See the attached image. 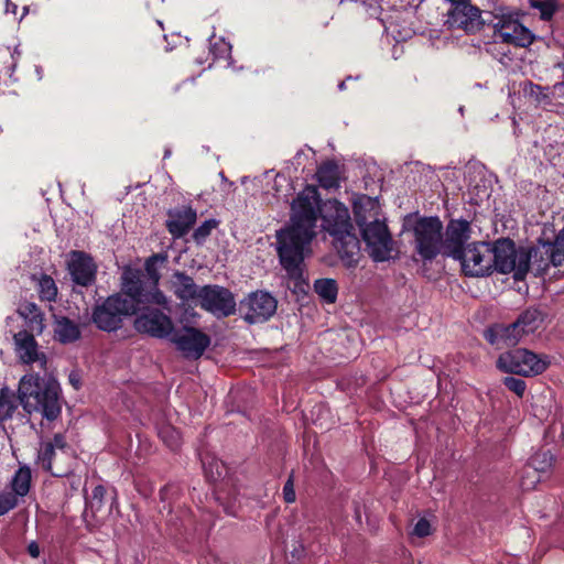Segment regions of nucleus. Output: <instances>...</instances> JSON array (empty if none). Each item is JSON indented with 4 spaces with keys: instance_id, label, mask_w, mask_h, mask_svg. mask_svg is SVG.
Listing matches in <instances>:
<instances>
[{
    "instance_id": "f257e3e1",
    "label": "nucleus",
    "mask_w": 564,
    "mask_h": 564,
    "mask_svg": "<svg viewBox=\"0 0 564 564\" xmlns=\"http://www.w3.org/2000/svg\"><path fill=\"white\" fill-rule=\"evenodd\" d=\"M318 216L323 229L333 237L334 247L344 264L352 268L358 262L359 240L354 234L348 208L336 199L321 204L317 188L306 186L292 202L290 224L275 235L280 263L294 288L302 289L304 284L303 262L312 251Z\"/></svg>"
},
{
    "instance_id": "f03ea898",
    "label": "nucleus",
    "mask_w": 564,
    "mask_h": 564,
    "mask_svg": "<svg viewBox=\"0 0 564 564\" xmlns=\"http://www.w3.org/2000/svg\"><path fill=\"white\" fill-rule=\"evenodd\" d=\"M18 392L20 403L26 412L40 413L48 421L61 414V387L53 377L26 373L20 379Z\"/></svg>"
},
{
    "instance_id": "7ed1b4c3",
    "label": "nucleus",
    "mask_w": 564,
    "mask_h": 564,
    "mask_svg": "<svg viewBox=\"0 0 564 564\" xmlns=\"http://www.w3.org/2000/svg\"><path fill=\"white\" fill-rule=\"evenodd\" d=\"M137 273L128 271L121 275V293L107 297L100 305H97L93 313V321L98 328L111 332L120 327L122 318L135 314L142 304L141 293L137 290ZM149 297H143L148 300Z\"/></svg>"
},
{
    "instance_id": "20e7f679",
    "label": "nucleus",
    "mask_w": 564,
    "mask_h": 564,
    "mask_svg": "<svg viewBox=\"0 0 564 564\" xmlns=\"http://www.w3.org/2000/svg\"><path fill=\"white\" fill-rule=\"evenodd\" d=\"M494 269L500 273H513L516 280H522L534 259L533 248H517L510 239H499L491 245Z\"/></svg>"
},
{
    "instance_id": "39448f33",
    "label": "nucleus",
    "mask_w": 564,
    "mask_h": 564,
    "mask_svg": "<svg viewBox=\"0 0 564 564\" xmlns=\"http://www.w3.org/2000/svg\"><path fill=\"white\" fill-rule=\"evenodd\" d=\"M167 256L163 253H156L151 256L144 264V272L139 269L127 267L123 269L122 274L124 275L128 271L137 273V282L134 286L140 297H149L148 300H140L143 304H158L163 307H167L169 301L166 296L159 290L158 284L161 278L160 269L166 262Z\"/></svg>"
},
{
    "instance_id": "423d86ee",
    "label": "nucleus",
    "mask_w": 564,
    "mask_h": 564,
    "mask_svg": "<svg viewBox=\"0 0 564 564\" xmlns=\"http://www.w3.org/2000/svg\"><path fill=\"white\" fill-rule=\"evenodd\" d=\"M413 243L417 254L424 261H432L443 247V224L438 217H422L412 226Z\"/></svg>"
},
{
    "instance_id": "0eeeda50",
    "label": "nucleus",
    "mask_w": 564,
    "mask_h": 564,
    "mask_svg": "<svg viewBox=\"0 0 564 564\" xmlns=\"http://www.w3.org/2000/svg\"><path fill=\"white\" fill-rule=\"evenodd\" d=\"M547 366L546 358L521 348L505 352L497 360V367L503 372L524 377L540 375Z\"/></svg>"
},
{
    "instance_id": "6e6552de",
    "label": "nucleus",
    "mask_w": 564,
    "mask_h": 564,
    "mask_svg": "<svg viewBox=\"0 0 564 564\" xmlns=\"http://www.w3.org/2000/svg\"><path fill=\"white\" fill-rule=\"evenodd\" d=\"M491 243L474 241L466 246L465 250L456 257L462 272L467 276H485L494 270Z\"/></svg>"
},
{
    "instance_id": "1a4fd4ad",
    "label": "nucleus",
    "mask_w": 564,
    "mask_h": 564,
    "mask_svg": "<svg viewBox=\"0 0 564 564\" xmlns=\"http://www.w3.org/2000/svg\"><path fill=\"white\" fill-rule=\"evenodd\" d=\"M358 227L370 257L375 261L388 260L392 251V238L384 218L381 217Z\"/></svg>"
},
{
    "instance_id": "9d476101",
    "label": "nucleus",
    "mask_w": 564,
    "mask_h": 564,
    "mask_svg": "<svg viewBox=\"0 0 564 564\" xmlns=\"http://www.w3.org/2000/svg\"><path fill=\"white\" fill-rule=\"evenodd\" d=\"M170 340L185 358L191 359H198L210 344L208 335L186 326L174 329Z\"/></svg>"
},
{
    "instance_id": "9b49d317",
    "label": "nucleus",
    "mask_w": 564,
    "mask_h": 564,
    "mask_svg": "<svg viewBox=\"0 0 564 564\" xmlns=\"http://www.w3.org/2000/svg\"><path fill=\"white\" fill-rule=\"evenodd\" d=\"M198 302L202 308L214 315L229 316L236 310V301L230 291L218 285H206L199 290Z\"/></svg>"
},
{
    "instance_id": "f8f14e48",
    "label": "nucleus",
    "mask_w": 564,
    "mask_h": 564,
    "mask_svg": "<svg viewBox=\"0 0 564 564\" xmlns=\"http://www.w3.org/2000/svg\"><path fill=\"white\" fill-rule=\"evenodd\" d=\"M240 311L248 323H263L275 313L276 300L268 292H254L240 303Z\"/></svg>"
},
{
    "instance_id": "ddd939ff",
    "label": "nucleus",
    "mask_w": 564,
    "mask_h": 564,
    "mask_svg": "<svg viewBox=\"0 0 564 564\" xmlns=\"http://www.w3.org/2000/svg\"><path fill=\"white\" fill-rule=\"evenodd\" d=\"M471 237L470 224L465 219H452L443 232L442 254L456 259Z\"/></svg>"
},
{
    "instance_id": "4468645a",
    "label": "nucleus",
    "mask_w": 564,
    "mask_h": 564,
    "mask_svg": "<svg viewBox=\"0 0 564 564\" xmlns=\"http://www.w3.org/2000/svg\"><path fill=\"white\" fill-rule=\"evenodd\" d=\"M134 327L140 333L156 338H171L174 327L172 319L159 310H148L134 321Z\"/></svg>"
},
{
    "instance_id": "2eb2a0df",
    "label": "nucleus",
    "mask_w": 564,
    "mask_h": 564,
    "mask_svg": "<svg viewBox=\"0 0 564 564\" xmlns=\"http://www.w3.org/2000/svg\"><path fill=\"white\" fill-rule=\"evenodd\" d=\"M13 340L15 355L22 364H37L41 369H46L47 357L40 350L33 333L30 330L13 333Z\"/></svg>"
},
{
    "instance_id": "dca6fc26",
    "label": "nucleus",
    "mask_w": 564,
    "mask_h": 564,
    "mask_svg": "<svg viewBox=\"0 0 564 564\" xmlns=\"http://www.w3.org/2000/svg\"><path fill=\"white\" fill-rule=\"evenodd\" d=\"M534 262L539 271H544L550 264L560 267L564 263V228L556 235L553 242L539 241L533 248Z\"/></svg>"
},
{
    "instance_id": "f3484780",
    "label": "nucleus",
    "mask_w": 564,
    "mask_h": 564,
    "mask_svg": "<svg viewBox=\"0 0 564 564\" xmlns=\"http://www.w3.org/2000/svg\"><path fill=\"white\" fill-rule=\"evenodd\" d=\"M494 36L496 41L525 47L532 43L533 36L529 29L519 21L501 19L495 25Z\"/></svg>"
},
{
    "instance_id": "a211bd4d",
    "label": "nucleus",
    "mask_w": 564,
    "mask_h": 564,
    "mask_svg": "<svg viewBox=\"0 0 564 564\" xmlns=\"http://www.w3.org/2000/svg\"><path fill=\"white\" fill-rule=\"evenodd\" d=\"M479 10L466 1L453 4L448 11L445 24L449 29H462L464 31H474L479 24Z\"/></svg>"
},
{
    "instance_id": "6ab92c4d",
    "label": "nucleus",
    "mask_w": 564,
    "mask_h": 564,
    "mask_svg": "<svg viewBox=\"0 0 564 564\" xmlns=\"http://www.w3.org/2000/svg\"><path fill=\"white\" fill-rule=\"evenodd\" d=\"M68 270L73 281L82 286H88L95 281L96 265L93 259L84 252L73 251L68 261Z\"/></svg>"
},
{
    "instance_id": "aec40b11",
    "label": "nucleus",
    "mask_w": 564,
    "mask_h": 564,
    "mask_svg": "<svg viewBox=\"0 0 564 564\" xmlns=\"http://www.w3.org/2000/svg\"><path fill=\"white\" fill-rule=\"evenodd\" d=\"M522 337L519 327L514 323L509 325L496 324L485 332V338L498 349L514 346Z\"/></svg>"
},
{
    "instance_id": "412c9836",
    "label": "nucleus",
    "mask_w": 564,
    "mask_h": 564,
    "mask_svg": "<svg viewBox=\"0 0 564 564\" xmlns=\"http://www.w3.org/2000/svg\"><path fill=\"white\" fill-rule=\"evenodd\" d=\"M196 218V210L192 207L184 206L172 209L169 212V218L166 220L167 230L174 238H181L188 232L195 224Z\"/></svg>"
},
{
    "instance_id": "4be33fe9",
    "label": "nucleus",
    "mask_w": 564,
    "mask_h": 564,
    "mask_svg": "<svg viewBox=\"0 0 564 564\" xmlns=\"http://www.w3.org/2000/svg\"><path fill=\"white\" fill-rule=\"evenodd\" d=\"M355 220L358 226H365L371 220L382 217L381 207L377 197L358 195L354 199Z\"/></svg>"
},
{
    "instance_id": "5701e85b",
    "label": "nucleus",
    "mask_w": 564,
    "mask_h": 564,
    "mask_svg": "<svg viewBox=\"0 0 564 564\" xmlns=\"http://www.w3.org/2000/svg\"><path fill=\"white\" fill-rule=\"evenodd\" d=\"M22 318L25 326L31 333L41 334L44 329L43 314L33 302L24 301L19 304L18 316H9L7 318V326L10 327L11 323Z\"/></svg>"
},
{
    "instance_id": "b1692460",
    "label": "nucleus",
    "mask_w": 564,
    "mask_h": 564,
    "mask_svg": "<svg viewBox=\"0 0 564 564\" xmlns=\"http://www.w3.org/2000/svg\"><path fill=\"white\" fill-rule=\"evenodd\" d=\"M173 288L176 296L183 301L198 300L199 290L194 280L183 272L173 274Z\"/></svg>"
},
{
    "instance_id": "393cba45",
    "label": "nucleus",
    "mask_w": 564,
    "mask_h": 564,
    "mask_svg": "<svg viewBox=\"0 0 564 564\" xmlns=\"http://www.w3.org/2000/svg\"><path fill=\"white\" fill-rule=\"evenodd\" d=\"M318 184L326 189L339 187L340 170L335 161H326L316 171Z\"/></svg>"
},
{
    "instance_id": "a878e982",
    "label": "nucleus",
    "mask_w": 564,
    "mask_h": 564,
    "mask_svg": "<svg viewBox=\"0 0 564 564\" xmlns=\"http://www.w3.org/2000/svg\"><path fill=\"white\" fill-rule=\"evenodd\" d=\"M522 94L524 97L530 98L538 107L553 108L551 88L542 87L532 82H524L522 84Z\"/></svg>"
},
{
    "instance_id": "bb28decb",
    "label": "nucleus",
    "mask_w": 564,
    "mask_h": 564,
    "mask_svg": "<svg viewBox=\"0 0 564 564\" xmlns=\"http://www.w3.org/2000/svg\"><path fill=\"white\" fill-rule=\"evenodd\" d=\"M54 333L56 339L63 344L73 343L80 337L78 325L67 317L55 319Z\"/></svg>"
},
{
    "instance_id": "cd10ccee",
    "label": "nucleus",
    "mask_w": 564,
    "mask_h": 564,
    "mask_svg": "<svg viewBox=\"0 0 564 564\" xmlns=\"http://www.w3.org/2000/svg\"><path fill=\"white\" fill-rule=\"evenodd\" d=\"M32 474L29 466L23 465L14 473L11 480L12 495L18 497H24L28 495L31 486Z\"/></svg>"
},
{
    "instance_id": "c85d7f7f",
    "label": "nucleus",
    "mask_w": 564,
    "mask_h": 564,
    "mask_svg": "<svg viewBox=\"0 0 564 564\" xmlns=\"http://www.w3.org/2000/svg\"><path fill=\"white\" fill-rule=\"evenodd\" d=\"M541 314L536 310H528L522 313L516 322L522 336L534 333L541 324Z\"/></svg>"
},
{
    "instance_id": "c756f323",
    "label": "nucleus",
    "mask_w": 564,
    "mask_h": 564,
    "mask_svg": "<svg viewBox=\"0 0 564 564\" xmlns=\"http://www.w3.org/2000/svg\"><path fill=\"white\" fill-rule=\"evenodd\" d=\"M209 52L214 61L225 59L227 66L231 65V44L224 37L213 35L209 39Z\"/></svg>"
},
{
    "instance_id": "7c9ffc66",
    "label": "nucleus",
    "mask_w": 564,
    "mask_h": 564,
    "mask_svg": "<svg viewBox=\"0 0 564 564\" xmlns=\"http://www.w3.org/2000/svg\"><path fill=\"white\" fill-rule=\"evenodd\" d=\"M202 464L205 475L210 481H218L227 474V467L225 464L214 456H206L202 459Z\"/></svg>"
},
{
    "instance_id": "2f4dec72",
    "label": "nucleus",
    "mask_w": 564,
    "mask_h": 564,
    "mask_svg": "<svg viewBox=\"0 0 564 564\" xmlns=\"http://www.w3.org/2000/svg\"><path fill=\"white\" fill-rule=\"evenodd\" d=\"M314 291L326 303H334L338 288L334 279H318L314 282Z\"/></svg>"
},
{
    "instance_id": "473e14b6",
    "label": "nucleus",
    "mask_w": 564,
    "mask_h": 564,
    "mask_svg": "<svg viewBox=\"0 0 564 564\" xmlns=\"http://www.w3.org/2000/svg\"><path fill=\"white\" fill-rule=\"evenodd\" d=\"M17 409V399L14 393L8 389L0 390V421L8 420Z\"/></svg>"
},
{
    "instance_id": "72a5a7b5",
    "label": "nucleus",
    "mask_w": 564,
    "mask_h": 564,
    "mask_svg": "<svg viewBox=\"0 0 564 564\" xmlns=\"http://www.w3.org/2000/svg\"><path fill=\"white\" fill-rule=\"evenodd\" d=\"M56 455L54 445L43 443L39 449L37 463L41 467L47 471H51L54 476H62L63 474L53 470V458Z\"/></svg>"
},
{
    "instance_id": "f704fd0d",
    "label": "nucleus",
    "mask_w": 564,
    "mask_h": 564,
    "mask_svg": "<svg viewBox=\"0 0 564 564\" xmlns=\"http://www.w3.org/2000/svg\"><path fill=\"white\" fill-rule=\"evenodd\" d=\"M20 51L18 47L11 53L10 57L12 59L11 64L6 66L3 69H0V94H4L3 87H8L9 84L13 80L12 76L18 63V57L20 56Z\"/></svg>"
},
{
    "instance_id": "c9c22d12",
    "label": "nucleus",
    "mask_w": 564,
    "mask_h": 564,
    "mask_svg": "<svg viewBox=\"0 0 564 564\" xmlns=\"http://www.w3.org/2000/svg\"><path fill=\"white\" fill-rule=\"evenodd\" d=\"M159 436L173 451L178 448L181 445V434L173 426H170V425L162 426L159 430Z\"/></svg>"
},
{
    "instance_id": "e433bc0d",
    "label": "nucleus",
    "mask_w": 564,
    "mask_h": 564,
    "mask_svg": "<svg viewBox=\"0 0 564 564\" xmlns=\"http://www.w3.org/2000/svg\"><path fill=\"white\" fill-rule=\"evenodd\" d=\"M39 292L42 300L53 301L57 295V288L52 278L43 275L39 281Z\"/></svg>"
},
{
    "instance_id": "4c0bfd02",
    "label": "nucleus",
    "mask_w": 564,
    "mask_h": 564,
    "mask_svg": "<svg viewBox=\"0 0 564 564\" xmlns=\"http://www.w3.org/2000/svg\"><path fill=\"white\" fill-rule=\"evenodd\" d=\"M530 464L536 471H546L553 464V456L549 451H541L531 457Z\"/></svg>"
},
{
    "instance_id": "58836bf2",
    "label": "nucleus",
    "mask_w": 564,
    "mask_h": 564,
    "mask_svg": "<svg viewBox=\"0 0 564 564\" xmlns=\"http://www.w3.org/2000/svg\"><path fill=\"white\" fill-rule=\"evenodd\" d=\"M217 227V221L215 219L205 220L200 226H198L194 234L193 239L196 243H203L206 238L210 235L212 230Z\"/></svg>"
},
{
    "instance_id": "ea45409f",
    "label": "nucleus",
    "mask_w": 564,
    "mask_h": 564,
    "mask_svg": "<svg viewBox=\"0 0 564 564\" xmlns=\"http://www.w3.org/2000/svg\"><path fill=\"white\" fill-rule=\"evenodd\" d=\"M533 7L539 9V11L541 13V18L543 20H550L556 10V1L555 0L540 1V2L534 3Z\"/></svg>"
},
{
    "instance_id": "a19ab883",
    "label": "nucleus",
    "mask_w": 564,
    "mask_h": 564,
    "mask_svg": "<svg viewBox=\"0 0 564 564\" xmlns=\"http://www.w3.org/2000/svg\"><path fill=\"white\" fill-rule=\"evenodd\" d=\"M18 505V499L11 492L0 494V516L6 514Z\"/></svg>"
},
{
    "instance_id": "79ce46f5",
    "label": "nucleus",
    "mask_w": 564,
    "mask_h": 564,
    "mask_svg": "<svg viewBox=\"0 0 564 564\" xmlns=\"http://www.w3.org/2000/svg\"><path fill=\"white\" fill-rule=\"evenodd\" d=\"M505 386L518 397H522L525 391V382L522 379L507 377L503 380Z\"/></svg>"
},
{
    "instance_id": "37998d69",
    "label": "nucleus",
    "mask_w": 564,
    "mask_h": 564,
    "mask_svg": "<svg viewBox=\"0 0 564 564\" xmlns=\"http://www.w3.org/2000/svg\"><path fill=\"white\" fill-rule=\"evenodd\" d=\"M550 88L553 107H564V83H556Z\"/></svg>"
},
{
    "instance_id": "c03bdc74",
    "label": "nucleus",
    "mask_w": 564,
    "mask_h": 564,
    "mask_svg": "<svg viewBox=\"0 0 564 564\" xmlns=\"http://www.w3.org/2000/svg\"><path fill=\"white\" fill-rule=\"evenodd\" d=\"M431 532V523L424 518H421L413 528V534L419 538H425L430 535Z\"/></svg>"
},
{
    "instance_id": "a18cd8bd",
    "label": "nucleus",
    "mask_w": 564,
    "mask_h": 564,
    "mask_svg": "<svg viewBox=\"0 0 564 564\" xmlns=\"http://www.w3.org/2000/svg\"><path fill=\"white\" fill-rule=\"evenodd\" d=\"M104 495H105V488L102 486H96L94 488L91 500H90V505L93 508L94 507L99 508L101 506Z\"/></svg>"
},
{
    "instance_id": "49530a36",
    "label": "nucleus",
    "mask_w": 564,
    "mask_h": 564,
    "mask_svg": "<svg viewBox=\"0 0 564 564\" xmlns=\"http://www.w3.org/2000/svg\"><path fill=\"white\" fill-rule=\"evenodd\" d=\"M283 495H284V500L289 503L291 502H294L295 500V492H294V489H293V481L292 479H289L285 485H284V488H283Z\"/></svg>"
},
{
    "instance_id": "de8ad7c7",
    "label": "nucleus",
    "mask_w": 564,
    "mask_h": 564,
    "mask_svg": "<svg viewBox=\"0 0 564 564\" xmlns=\"http://www.w3.org/2000/svg\"><path fill=\"white\" fill-rule=\"evenodd\" d=\"M48 445H54V451H63L66 446V442L63 435L56 434L52 442H46Z\"/></svg>"
},
{
    "instance_id": "09e8293b",
    "label": "nucleus",
    "mask_w": 564,
    "mask_h": 564,
    "mask_svg": "<svg viewBox=\"0 0 564 564\" xmlns=\"http://www.w3.org/2000/svg\"><path fill=\"white\" fill-rule=\"evenodd\" d=\"M28 552L33 558H36L40 555V547L35 542H31L28 545Z\"/></svg>"
},
{
    "instance_id": "8fccbe9b",
    "label": "nucleus",
    "mask_w": 564,
    "mask_h": 564,
    "mask_svg": "<svg viewBox=\"0 0 564 564\" xmlns=\"http://www.w3.org/2000/svg\"><path fill=\"white\" fill-rule=\"evenodd\" d=\"M69 380H70L72 384L77 389L78 380L75 378V376L73 373L69 376Z\"/></svg>"
},
{
    "instance_id": "3c124183",
    "label": "nucleus",
    "mask_w": 564,
    "mask_h": 564,
    "mask_svg": "<svg viewBox=\"0 0 564 564\" xmlns=\"http://www.w3.org/2000/svg\"><path fill=\"white\" fill-rule=\"evenodd\" d=\"M35 72H36V75H37V78L39 79H42V76H43V69L41 66H36L35 67Z\"/></svg>"
},
{
    "instance_id": "603ef678",
    "label": "nucleus",
    "mask_w": 564,
    "mask_h": 564,
    "mask_svg": "<svg viewBox=\"0 0 564 564\" xmlns=\"http://www.w3.org/2000/svg\"><path fill=\"white\" fill-rule=\"evenodd\" d=\"M15 9H17L15 4H12V7H10V8H9V3L7 4V11L12 10L14 12Z\"/></svg>"
},
{
    "instance_id": "864d4df0",
    "label": "nucleus",
    "mask_w": 564,
    "mask_h": 564,
    "mask_svg": "<svg viewBox=\"0 0 564 564\" xmlns=\"http://www.w3.org/2000/svg\"><path fill=\"white\" fill-rule=\"evenodd\" d=\"M15 9H17L15 4H12V7H10V8H9V3L7 4V11L12 10L14 12Z\"/></svg>"
},
{
    "instance_id": "5fc2aeb1",
    "label": "nucleus",
    "mask_w": 564,
    "mask_h": 564,
    "mask_svg": "<svg viewBox=\"0 0 564 564\" xmlns=\"http://www.w3.org/2000/svg\"><path fill=\"white\" fill-rule=\"evenodd\" d=\"M15 9H17L15 4H12V7H10V8H9V3L7 4V11L12 10L14 12Z\"/></svg>"
},
{
    "instance_id": "6e6d98bb",
    "label": "nucleus",
    "mask_w": 564,
    "mask_h": 564,
    "mask_svg": "<svg viewBox=\"0 0 564 564\" xmlns=\"http://www.w3.org/2000/svg\"><path fill=\"white\" fill-rule=\"evenodd\" d=\"M170 155H171V151L170 150H165L164 158H169Z\"/></svg>"
},
{
    "instance_id": "4d7b16f0",
    "label": "nucleus",
    "mask_w": 564,
    "mask_h": 564,
    "mask_svg": "<svg viewBox=\"0 0 564 564\" xmlns=\"http://www.w3.org/2000/svg\"><path fill=\"white\" fill-rule=\"evenodd\" d=\"M344 86H345V83H340L338 87H339V89H344Z\"/></svg>"
}]
</instances>
